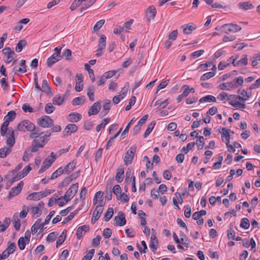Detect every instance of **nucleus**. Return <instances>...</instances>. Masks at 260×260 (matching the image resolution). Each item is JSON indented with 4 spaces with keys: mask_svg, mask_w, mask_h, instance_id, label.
<instances>
[{
    "mask_svg": "<svg viewBox=\"0 0 260 260\" xmlns=\"http://www.w3.org/2000/svg\"><path fill=\"white\" fill-rule=\"evenodd\" d=\"M42 91H44L47 95H49L50 93H52L51 87H50L47 80L46 79L43 80Z\"/></svg>",
    "mask_w": 260,
    "mask_h": 260,
    "instance_id": "nucleus-25",
    "label": "nucleus"
},
{
    "mask_svg": "<svg viewBox=\"0 0 260 260\" xmlns=\"http://www.w3.org/2000/svg\"><path fill=\"white\" fill-rule=\"evenodd\" d=\"M240 9L246 11L254 8L253 5L250 2H241L238 4Z\"/></svg>",
    "mask_w": 260,
    "mask_h": 260,
    "instance_id": "nucleus-22",
    "label": "nucleus"
},
{
    "mask_svg": "<svg viewBox=\"0 0 260 260\" xmlns=\"http://www.w3.org/2000/svg\"><path fill=\"white\" fill-rule=\"evenodd\" d=\"M112 235V231L109 228H106L104 230L103 235L106 239L109 238Z\"/></svg>",
    "mask_w": 260,
    "mask_h": 260,
    "instance_id": "nucleus-64",
    "label": "nucleus"
},
{
    "mask_svg": "<svg viewBox=\"0 0 260 260\" xmlns=\"http://www.w3.org/2000/svg\"><path fill=\"white\" fill-rule=\"evenodd\" d=\"M27 45V42L24 40H21L19 41L16 47L15 50L17 52H20L22 51L23 47Z\"/></svg>",
    "mask_w": 260,
    "mask_h": 260,
    "instance_id": "nucleus-36",
    "label": "nucleus"
},
{
    "mask_svg": "<svg viewBox=\"0 0 260 260\" xmlns=\"http://www.w3.org/2000/svg\"><path fill=\"white\" fill-rule=\"evenodd\" d=\"M20 66L21 67L20 68H18L17 66L13 68V71L15 74H18V73L23 74L27 72L25 60L22 59L20 61Z\"/></svg>",
    "mask_w": 260,
    "mask_h": 260,
    "instance_id": "nucleus-14",
    "label": "nucleus"
},
{
    "mask_svg": "<svg viewBox=\"0 0 260 260\" xmlns=\"http://www.w3.org/2000/svg\"><path fill=\"white\" fill-rule=\"evenodd\" d=\"M116 73V71L115 70H111L105 72L103 75L105 76V78H106L107 80L108 79H110L114 76Z\"/></svg>",
    "mask_w": 260,
    "mask_h": 260,
    "instance_id": "nucleus-62",
    "label": "nucleus"
},
{
    "mask_svg": "<svg viewBox=\"0 0 260 260\" xmlns=\"http://www.w3.org/2000/svg\"><path fill=\"white\" fill-rule=\"evenodd\" d=\"M64 172V169H63L62 167L59 168L54 172H53L50 178L48 180H53L56 179L58 176L61 175Z\"/></svg>",
    "mask_w": 260,
    "mask_h": 260,
    "instance_id": "nucleus-30",
    "label": "nucleus"
},
{
    "mask_svg": "<svg viewBox=\"0 0 260 260\" xmlns=\"http://www.w3.org/2000/svg\"><path fill=\"white\" fill-rule=\"evenodd\" d=\"M229 104L237 109H245L246 108V105L241 100V96L240 95H229Z\"/></svg>",
    "mask_w": 260,
    "mask_h": 260,
    "instance_id": "nucleus-1",
    "label": "nucleus"
},
{
    "mask_svg": "<svg viewBox=\"0 0 260 260\" xmlns=\"http://www.w3.org/2000/svg\"><path fill=\"white\" fill-rule=\"evenodd\" d=\"M31 155V154L30 151H29V149H27L24 152L23 155L22 157L23 160L24 161H28Z\"/></svg>",
    "mask_w": 260,
    "mask_h": 260,
    "instance_id": "nucleus-61",
    "label": "nucleus"
},
{
    "mask_svg": "<svg viewBox=\"0 0 260 260\" xmlns=\"http://www.w3.org/2000/svg\"><path fill=\"white\" fill-rule=\"evenodd\" d=\"M124 168L123 166H119L117 169L115 180L118 183H120L124 178Z\"/></svg>",
    "mask_w": 260,
    "mask_h": 260,
    "instance_id": "nucleus-17",
    "label": "nucleus"
},
{
    "mask_svg": "<svg viewBox=\"0 0 260 260\" xmlns=\"http://www.w3.org/2000/svg\"><path fill=\"white\" fill-rule=\"evenodd\" d=\"M17 128L20 131L25 132L27 131L31 132L35 129V125L28 120H23L17 125Z\"/></svg>",
    "mask_w": 260,
    "mask_h": 260,
    "instance_id": "nucleus-3",
    "label": "nucleus"
},
{
    "mask_svg": "<svg viewBox=\"0 0 260 260\" xmlns=\"http://www.w3.org/2000/svg\"><path fill=\"white\" fill-rule=\"evenodd\" d=\"M133 177L134 176H132L131 173V170L129 169H128L127 171L126 172L125 174V182L128 184L129 183L132 181V180H133Z\"/></svg>",
    "mask_w": 260,
    "mask_h": 260,
    "instance_id": "nucleus-54",
    "label": "nucleus"
},
{
    "mask_svg": "<svg viewBox=\"0 0 260 260\" xmlns=\"http://www.w3.org/2000/svg\"><path fill=\"white\" fill-rule=\"evenodd\" d=\"M81 118V115L76 112L71 113L69 115V121L72 122H77L79 121Z\"/></svg>",
    "mask_w": 260,
    "mask_h": 260,
    "instance_id": "nucleus-23",
    "label": "nucleus"
},
{
    "mask_svg": "<svg viewBox=\"0 0 260 260\" xmlns=\"http://www.w3.org/2000/svg\"><path fill=\"white\" fill-rule=\"evenodd\" d=\"M102 212L103 209H102L101 206H96L95 210L93 211L92 213V216L91 220V222L92 224H94L95 222L99 219L102 214Z\"/></svg>",
    "mask_w": 260,
    "mask_h": 260,
    "instance_id": "nucleus-9",
    "label": "nucleus"
},
{
    "mask_svg": "<svg viewBox=\"0 0 260 260\" xmlns=\"http://www.w3.org/2000/svg\"><path fill=\"white\" fill-rule=\"evenodd\" d=\"M146 14L148 21H149L151 19H154L156 14V10L153 5L149 6L147 9Z\"/></svg>",
    "mask_w": 260,
    "mask_h": 260,
    "instance_id": "nucleus-16",
    "label": "nucleus"
},
{
    "mask_svg": "<svg viewBox=\"0 0 260 260\" xmlns=\"http://www.w3.org/2000/svg\"><path fill=\"white\" fill-rule=\"evenodd\" d=\"M221 129L222 132L219 131L221 133V139L228 147V129L225 127H222Z\"/></svg>",
    "mask_w": 260,
    "mask_h": 260,
    "instance_id": "nucleus-38",
    "label": "nucleus"
},
{
    "mask_svg": "<svg viewBox=\"0 0 260 260\" xmlns=\"http://www.w3.org/2000/svg\"><path fill=\"white\" fill-rule=\"evenodd\" d=\"M16 249V245L14 242H10V241L8 243V247L5 249L9 253L12 254Z\"/></svg>",
    "mask_w": 260,
    "mask_h": 260,
    "instance_id": "nucleus-37",
    "label": "nucleus"
},
{
    "mask_svg": "<svg viewBox=\"0 0 260 260\" xmlns=\"http://www.w3.org/2000/svg\"><path fill=\"white\" fill-rule=\"evenodd\" d=\"M95 2L94 0H89L85 3L83 6L80 8V12L82 13L83 11L86 10L88 8L91 6Z\"/></svg>",
    "mask_w": 260,
    "mask_h": 260,
    "instance_id": "nucleus-46",
    "label": "nucleus"
},
{
    "mask_svg": "<svg viewBox=\"0 0 260 260\" xmlns=\"http://www.w3.org/2000/svg\"><path fill=\"white\" fill-rule=\"evenodd\" d=\"M53 104L60 105L63 102V98L60 95H56L53 100Z\"/></svg>",
    "mask_w": 260,
    "mask_h": 260,
    "instance_id": "nucleus-60",
    "label": "nucleus"
},
{
    "mask_svg": "<svg viewBox=\"0 0 260 260\" xmlns=\"http://www.w3.org/2000/svg\"><path fill=\"white\" fill-rule=\"evenodd\" d=\"M58 234L56 232H53L48 234L46 238V240L48 242H52L55 241L56 237L58 236Z\"/></svg>",
    "mask_w": 260,
    "mask_h": 260,
    "instance_id": "nucleus-45",
    "label": "nucleus"
},
{
    "mask_svg": "<svg viewBox=\"0 0 260 260\" xmlns=\"http://www.w3.org/2000/svg\"><path fill=\"white\" fill-rule=\"evenodd\" d=\"M37 123L40 126L48 128L53 125V121L49 116L44 115L38 119Z\"/></svg>",
    "mask_w": 260,
    "mask_h": 260,
    "instance_id": "nucleus-4",
    "label": "nucleus"
},
{
    "mask_svg": "<svg viewBox=\"0 0 260 260\" xmlns=\"http://www.w3.org/2000/svg\"><path fill=\"white\" fill-rule=\"evenodd\" d=\"M158 242L156 236L154 234H152L150 237L149 247L154 253H155L157 250L156 245H158Z\"/></svg>",
    "mask_w": 260,
    "mask_h": 260,
    "instance_id": "nucleus-18",
    "label": "nucleus"
},
{
    "mask_svg": "<svg viewBox=\"0 0 260 260\" xmlns=\"http://www.w3.org/2000/svg\"><path fill=\"white\" fill-rule=\"evenodd\" d=\"M178 35L177 30L172 31L168 36V39L172 41H175Z\"/></svg>",
    "mask_w": 260,
    "mask_h": 260,
    "instance_id": "nucleus-63",
    "label": "nucleus"
},
{
    "mask_svg": "<svg viewBox=\"0 0 260 260\" xmlns=\"http://www.w3.org/2000/svg\"><path fill=\"white\" fill-rule=\"evenodd\" d=\"M12 151V149L4 147L0 149V157H6Z\"/></svg>",
    "mask_w": 260,
    "mask_h": 260,
    "instance_id": "nucleus-33",
    "label": "nucleus"
},
{
    "mask_svg": "<svg viewBox=\"0 0 260 260\" xmlns=\"http://www.w3.org/2000/svg\"><path fill=\"white\" fill-rule=\"evenodd\" d=\"M242 28L240 25L235 23H229V32L235 33L240 30Z\"/></svg>",
    "mask_w": 260,
    "mask_h": 260,
    "instance_id": "nucleus-26",
    "label": "nucleus"
},
{
    "mask_svg": "<svg viewBox=\"0 0 260 260\" xmlns=\"http://www.w3.org/2000/svg\"><path fill=\"white\" fill-rule=\"evenodd\" d=\"M9 136L7 137L6 144L7 148L11 149L15 143V132L12 128L9 129Z\"/></svg>",
    "mask_w": 260,
    "mask_h": 260,
    "instance_id": "nucleus-7",
    "label": "nucleus"
},
{
    "mask_svg": "<svg viewBox=\"0 0 260 260\" xmlns=\"http://www.w3.org/2000/svg\"><path fill=\"white\" fill-rule=\"evenodd\" d=\"M78 189V183H76L75 184H72L66 191L64 196L60 197L58 199V200H61L62 199H64L66 201V202H68L71 200L72 198H73L75 196V194L77 192Z\"/></svg>",
    "mask_w": 260,
    "mask_h": 260,
    "instance_id": "nucleus-2",
    "label": "nucleus"
},
{
    "mask_svg": "<svg viewBox=\"0 0 260 260\" xmlns=\"http://www.w3.org/2000/svg\"><path fill=\"white\" fill-rule=\"evenodd\" d=\"M215 74V73L214 72H210L206 73L204 74V75H203L201 77L200 80L201 81H204L206 80H208V79L213 77V76H214Z\"/></svg>",
    "mask_w": 260,
    "mask_h": 260,
    "instance_id": "nucleus-52",
    "label": "nucleus"
},
{
    "mask_svg": "<svg viewBox=\"0 0 260 260\" xmlns=\"http://www.w3.org/2000/svg\"><path fill=\"white\" fill-rule=\"evenodd\" d=\"M76 164L74 162H69L63 169L67 174H69L75 167Z\"/></svg>",
    "mask_w": 260,
    "mask_h": 260,
    "instance_id": "nucleus-43",
    "label": "nucleus"
},
{
    "mask_svg": "<svg viewBox=\"0 0 260 260\" xmlns=\"http://www.w3.org/2000/svg\"><path fill=\"white\" fill-rule=\"evenodd\" d=\"M24 185L23 182L21 181L17 185V186L13 187L11 189L8 198L9 200L19 194L21 191Z\"/></svg>",
    "mask_w": 260,
    "mask_h": 260,
    "instance_id": "nucleus-5",
    "label": "nucleus"
},
{
    "mask_svg": "<svg viewBox=\"0 0 260 260\" xmlns=\"http://www.w3.org/2000/svg\"><path fill=\"white\" fill-rule=\"evenodd\" d=\"M16 113L15 111L12 110L8 112L7 115L4 117V119H6L10 121H12L16 117Z\"/></svg>",
    "mask_w": 260,
    "mask_h": 260,
    "instance_id": "nucleus-48",
    "label": "nucleus"
},
{
    "mask_svg": "<svg viewBox=\"0 0 260 260\" xmlns=\"http://www.w3.org/2000/svg\"><path fill=\"white\" fill-rule=\"evenodd\" d=\"M85 102V100L84 99V96H80V97H77L75 98L73 101H72V105L74 106L76 105H81L83 104Z\"/></svg>",
    "mask_w": 260,
    "mask_h": 260,
    "instance_id": "nucleus-42",
    "label": "nucleus"
},
{
    "mask_svg": "<svg viewBox=\"0 0 260 260\" xmlns=\"http://www.w3.org/2000/svg\"><path fill=\"white\" fill-rule=\"evenodd\" d=\"M114 221H115L114 225L116 226L124 225L126 223L124 213L122 211H119L118 215L114 217Z\"/></svg>",
    "mask_w": 260,
    "mask_h": 260,
    "instance_id": "nucleus-6",
    "label": "nucleus"
},
{
    "mask_svg": "<svg viewBox=\"0 0 260 260\" xmlns=\"http://www.w3.org/2000/svg\"><path fill=\"white\" fill-rule=\"evenodd\" d=\"M136 101V97L135 96H132L131 98L129 99L128 105L125 107V110L126 111L129 110L131 109L132 106L135 104Z\"/></svg>",
    "mask_w": 260,
    "mask_h": 260,
    "instance_id": "nucleus-57",
    "label": "nucleus"
},
{
    "mask_svg": "<svg viewBox=\"0 0 260 260\" xmlns=\"http://www.w3.org/2000/svg\"><path fill=\"white\" fill-rule=\"evenodd\" d=\"M251 90H249V88L246 90L244 89H242L240 94H241V100H242L243 102H245L247 101L252 95Z\"/></svg>",
    "mask_w": 260,
    "mask_h": 260,
    "instance_id": "nucleus-21",
    "label": "nucleus"
},
{
    "mask_svg": "<svg viewBox=\"0 0 260 260\" xmlns=\"http://www.w3.org/2000/svg\"><path fill=\"white\" fill-rule=\"evenodd\" d=\"M58 61V58H55L54 56H50L47 60V65L48 67H51L52 66Z\"/></svg>",
    "mask_w": 260,
    "mask_h": 260,
    "instance_id": "nucleus-58",
    "label": "nucleus"
},
{
    "mask_svg": "<svg viewBox=\"0 0 260 260\" xmlns=\"http://www.w3.org/2000/svg\"><path fill=\"white\" fill-rule=\"evenodd\" d=\"M250 226L249 221L247 218H243L241 219L240 227L244 229H248Z\"/></svg>",
    "mask_w": 260,
    "mask_h": 260,
    "instance_id": "nucleus-50",
    "label": "nucleus"
},
{
    "mask_svg": "<svg viewBox=\"0 0 260 260\" xmlns=\"http://www.w3.org/2000/svg\"><path fill=\"white\" fill-rule=\"evenodd\" d=\"M55 109V107H54L51 103H49L46 104L45 111L47 114H51L53 112Z\"/></svg>",
    "mask_w": 260,
    "mask_h": 260,
    "instance_id": "nucleus-59",
    "label": "nucleus"
},
{
    "mask_svg": "<svg viewBox=\"0 0 260 260\" xmlns=\"http://www.w3.org/2000/svg\"><path fill=\"white\" fill-rule=\"evenodd\" d=\"M56 158V154L52 152L51 153L50 155L43 161V165L48 169L55 161Z\"/></svg>",
    "mask_w": 260,
    "mask_h": 260,
    "instance_id": "nucleus-15",
    "label": "nucleus"
},
{
    "mask_svg": "<svg viewBox=\"0 0 260 260\" xmlns=\"http://www.w3.org/2000/svg\"><path fill=\"white\" fill-rule=\"evenodd\" d=\"M41 219L39 218L37 219V220L35 222L34 225L31 226V230L32 234H36L38 229H40L41 232H43L44 230H45L46 228H44V224L43 223H41Z\"/></svg>",
    "mask_w": 260,
    "mask_h": 260,
    "instance_id": "nucleus-8",
    "label": "nucleus"
},
{
    "mask_svg": "<svg viewBox=\"0 0 260 260\" xmlns=\"http://www.w3.org/2000/svg\"><path fill=\"white\" fill-rule=\"evenodd\" d=\"M2 52L7 56V63H10L14 59L13 55H15V54L10 47H5L3 49Z\"/></svg>",
    "mask_w": 260,
    "mask_h": 260,
    "instance_id": "nucleus-13",
    "label": "nucleus"
},
{
    "mask_svg": "<svg viewBox=\"0 0 260 260\" xmlns=\"http://www.w3.org/2000/svg\"><path fill=\"white\" fill-rule=\"evenodd\" d=\"M106 36L105 35H101L99 40L98 47L106 48Z\"/></svg>",
    "mask_w": 260,
    "mask_h": 260,
    "instance_id": "nucleus-44",
    "label": "nucleus"
},
{
    "mask_svg": "<svg viewBox=\"0 0 260 260\" xmlns=\"http://www.w3.org/2000/svg\"><path fill=\"white\" fill-rule=\"evenodd\" d=\"M111 107V101L109 100H105V103L103 106V110L100 113L102 117L106 116L109 112Z\"/></svg>",
    "mask_w": 260,
    "mask_h": 260,
    "instance_id": "nucleus-19",
    "label": "nucleus"
},
{
    "mask_svg": "<svg viewBox=\"0 0 260 260\" xmlns=\"http://www.w3.org/2000/svg\"><path fill=\"white\" fill-rule=\"evenodd\" d=\"M248 63V58L247 55H243V58H241L239 61H237L235 66H240V65H244L246 66Z\"/></svg>",
    "mask_w": 260,
    "mask_h": 260,
    "instance_id": "nucleus-51",
    "label": "nucleus"
},
{
    "mask_svg": "<svg viewBox=\"0 0 260 260\" xmlns=\"http://www.w3.org/2000/svg\"><path fill=\"white\" fill-rule=\"evenodd\" d=\"M216 99L215 96L212 95H208L201 98L199 100L200 103L204 102H216Z\"/></svg>",
    "mask_w": 260,
    "mask_h": 260,
    "instance_id": "nucleus-27",
    "label": "nucleus"
},
{
    "mask_svg": "<svg viewBox=\"0 0 260 260\" xmlns=\"http://www.w3.org/2000/svg\"><path fill=\"white\" fill-rule=\"evenodd\" d=\"M101 108V102L98 101L94 103L89 108L88 114L89 116L97 114Z\"/></svg>",
    "mask_w": 260,
    "mask_h": 260,
    "instance_id": "nucleus-11",
    "label": "nucleus"
},
{
    "mask_svg": "<svg viewBox=\"0 0 260 260\" xmlns=\"http://www.w3.org/2000/svg\"><path fill=\"white\" fill-rule=\"evenodd\" d=\"M113 209L110 207L108 209L104 215V219L105 221H109L113 215Z\"/></svg>",
    "mask_w": 260,
    "mask_h": 260,
    "instance_id": "nucleus-35",
    "label": "nucleus"
},
{
    "mask_svg": "<svg viewBox=\"0 0 260 260\" xmlns=\"http://www.w3.org/2000/svg\"><path fill=\"white\" fill-rule=\"evenodd\" d=\"M95 91V88L93 86L90 85L87 87V95L89 97V100L93 102L94 100V93Z\"/></svg>",
    "mask_w": 260,
    "mask_h": 260,
    "instance_id": "nucleus-29",
    "label": "nucleus"
},
{
    "mask_svg": "<svg viewBox=\"0 0 260 260\" xmlns=\"http://www.w3.org/2000/svg\"><path fill=\"white\" fill-rule=\"evenodd\" d=\"M94 252V249H90L88 253L83 256L82 260H90L93 257Z\"/></svg>",
    "mask_w": 260,
    "mask_h": 260,
    "instance_id": "nucleus-55",
    "label": "nucleus"
},
{
    "mask_svg": "<svg viewBox=\"0 0 260 260\" xmlns=\"http://www.w3.org/2000/svg\"><path fill=\"white\" fill-rule=\"evenodd\" d=\"M243 83V78L242 77L240 76L235 78L233 81L229 83V90L235 88L238 86L242 85Z\"/></svg>",
    "mask_w": 260,
    "mask_h": 260,
    "instance_id": "nucleus-10",
    "label": "nucleus"
},
{
    "mask_svg": "<svg viewBox=\"0 0 260 260\" xmlns=\"http://www.w3.org/2000/svg\"><path fill=\"white\" fill-rule=\"evenodd\" d=\"M134 157L129 155L128 153H126L124 157V162L126 166H128L132 164Z\"/></svg>",
    "mask_w": 260,
    "mask_h": 260,
    "instance_id": "nucleus-49",
    "label": "nucleus"
},
{
    "mask_svg": "<svg viewBox=\"0 0 260 260\" xmlns=\"http://www.w3.org/2000/svg\"><path fill=\"white\" fill-rule=\"evenodd\" d=\"M84 68H85V70L88 71L91 81L92 82H94L95 77H94V72H93V70L91 69L90 66L88 63H85Z\"/></svg>",
    "mask_w": 260,
    "mask_h": 260,
    "instance_id": "nucleus-31",
    "label": "nucleus"
},
{
    "mask_svg": "<svg viewBox=\"0 0 260 260\" xmlns=\"http://www.w3.org/2000/svg\"><path fill=\"white\" fill-rule=\"evenodd\" d=\"M79 210L80 209H78L71 212L69 215H68L66 218L64 219L62 223H67V222L71 220L74 217V216L78 213Z\"/></svg>",
    "mask_w": 260,
    "mask_h": 260,
    "instance_id": "nucleus-41",
    "label": "nucleus"
},
{
    "mask_svg": "<svg viewBox=\"0 0 260 260\" xmlns=\"http://www.w3.org/2000/svg\"><path fill=\"white\" fill-rule=\"evenodd\" d=\"M156 122L155 121H152L148 126L146 130L145 131V132L144 134V138L147 137L151 132H152V129H153L154 126L155 125Z\"/></svg>",
    "mask_w": 260,
    "mask_h": 260,
    "instance_id": "nucleus-34",
    "label": "nucleus"
},
{
    "mask_svg": "<svg viewBox=\"0 0 260 260\" xmlns=\"http://www.w3.org/2000/svg\"><path fill=\"white\" fill-rule=\"evenodd\" d=\"M27 243V241H26V240H25L24 238H23L22 237H20L18 239V245L19 249L21 250L24 249V248L25 247V245Z\"/></svg>",
    "mask_w": 260,
    "mask_h": 260,
    "instance_id": "nucleus-47",
    "label": "nucleus"
},
{
    "mask_svg": "<svg viewBox=\"0 0 260 260\" xmlns=\"http://www.w3.org/2000/svg\"><path fill=\"white\" fill-rule=\"evenodd\" d=\"M11 219L9 217H6L3 224H0V232H4L10 225Z\"/></svg>",
    "mask_w": 260,
    "mask_h": 260,
    "instance_id": "nucleus-32",
    "label": "nucleus"
},
{
    "mask_svg": "<svg viewBox=\"0 0 260 260\" xmlns=\"http://www.w3.org/2000/svg\"><path fill=\"white\" fill-rule=\"evenodd\" d=\"M78 127L75 124H68L63 131L64 136L71 135V134L77 131Z\"/></svg>",
    "mask_w": 260,
    "mask_h": 260,
    "instance_id": "nucleus-12",
    "label": "nucleus"
},
{
    "mask_svg": "<svg viewBox=\"0 0 260 260\" xmlns=\"http://www.w3.org/2000/svg\"><path fill=\"white\" fill-rule=\"evenodd\" d=\"M12 222L14 224V226L15 229L18 231L20 230V228L21 225L20 220L19 218L17 213H15L13 217Z\"/></svg>",
    "mask_w": 260,
    "mask_h": 260,
    "instance_id": "nucleus-24",
    "label": "nucleus"
},
{
    "mask_svg": "<svg viewBox=\"0 0 260 260\" xmlns=\"http://www.w3.org/2000/svg\"><path fill=\"white\" fill-rule=\"evenodd\" d=\"M26 199L27 200H40L39 193L37 192L31 193L27 197Z\"/></svg>",
    "mask_w": 260,
    "mask_h": 260,
    "instance_id": "nucleus-53",
    "label": "nucleus"
},
{
    "mask_svg": "<svg viewBox=\"0 0 260 260\" xmlns=\"http://www.w3.org/2000/svg\"><path fill=\"white\" fill-rule=\"evenodd\" d=\"M43 145H41L36 139H34L32 141L31 146L27 149H29L30 152H36L39 148H43Z\"/></svg>",
    "mask_w": 260,
    "mask_h": 260,
    "instance_id": "nucleus-20",
    "label": "nucleus"
},
{
    "mask_svg": "<svg viewBox=\"0 0 260 260\" xmlns=\"http://www.w3.org/2000/svg\"><path fill=\"white\" fill-rule=\"evenodd\" d=\"M179 235L181 237L180 241L181 243L185 247H188V243L187 242V241H188V239L187 238L186 236L182 231H180Z\"/></svg>",
    "mask_w": 260,
    "mask_h": 260,
    "instance_id": "nucleus-39",
    "label": "nucleus"
},
{
    "mask_svg": "<svg viewBox=\"0 0 260 260\" xmlns=\"http://www.w3.org/2000/svg\"><path fill=\"white\" fill-rule=\"evenodd\" d=\"M105 21L104 19H101L99 21H98L94 25L93 29L94 31H98L104 25L105 23Z\"/></svg>",
    "mask_w": 260,
    "mask_h": 260,
    "instance_id": "nucleus-56",
    "label": "nucleus"
},
{
    "mask_svg": "<svg viewBox=\"0 0 260 260\" xmlns=\"http://www.w3.org/2000/svg\"><path fill=\"white\" fill-rule=\"evenodd\" d=\"M110 120V118H106L103 120V121L100 123L98 124L96 127V131L97 132H100L102 128H104L106 125L107 124Z\"/></svg>",
    "mask_w": 260,
    "mask_h": 260,
    "instance_id": "nucleus-40",
    "label": "nucleus"
},
{
    "mask_svg": "<svg viewBox=\"0 0 260 260\" xmlns=\"http://www.w3.org/2000/svg\"><path fill=\"white\" fill-rule=\"evenodd\" d=\"M35 129H34L29 134V138L31 139H36L38 138L40 135H43V132H41L39 127H36L35 126Z\"/></svg>",
    "mask_w": 260,
    "mask_h": 260,
    "instance_id": "nucleus-28",
    "label": "nucleus"
}]
</instances>
